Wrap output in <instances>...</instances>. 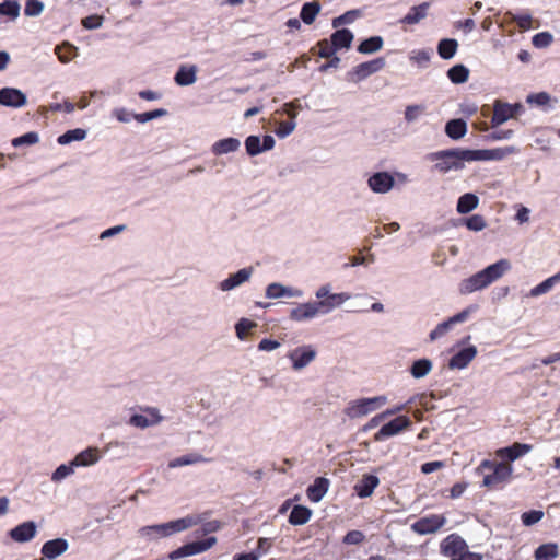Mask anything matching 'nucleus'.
I'll return each mask as SVG.
<instances>
[{
	"instance_id": "49",
	"label": "nucleus",
	"mask_w": 560,
	"mask_h": 560,
	"mask_svg": "<svg viewBox=\"0 0 560 560\" xmlns=\"http://www.w3.org/2000/svg\"><path fill=\"white\" fill-rule=\"evenodd\" d=\"M361 15L359 10H350L343 13L340 16H337L332 20V26L335 28L345 25V24H351L353 23L359 16Z\"/></svg>"
},
{
	"instance_id": "7",
	"label": "nucleus",
	"mask_w": 560,
	"mask_h": 560,
	"mask_svg": "<svg viewBox=\"0 0 560 560\" xmlns=\"http://www.w3.org/2000/svg\"><path fill=\"white\" fill-rule=\"evenodd\" d=\"M411 427V420L407 416H397L389 422L383 424L374 434L375 442H383L392 436L398 435Z\"/></svg>"
},
{
	"instance_id": "57",
	"label": "nucleus",
	"mask_w": 560,
	"mask_h": 560,
	"mask_svg": "<svg viewBox=\"0 0 560 560\" xmlns=\"http://www.w3.org/2000/svg\"><path fill=\"white\" fill-rule=\"evenodd\" d=\"M544 516V512L539 510H532L522 514V522L526 526L538 523Z\"/></svg>"
},
{
	"instance_id": "42",
	"label": "nucleus",
	"mask_w": 560,
	"mask_h": 560,
	"mask_svg": "<svg viewBox=\"0 0 560 560\" xmlns=\"http://www.w3.org/2000/svg\"><path fill=\"white\" fill-rule=\"evenodd\" d=\"M431 370L432 362L429 359H419L412 363L410 373L415 378H421L425 376Z\"/></svg>"
},
{
	"instance_id": "25",
	"label": "nucleus",
	"mask_w": 560,
	"mask_h": 560,
	"mask_svg": "<svg viewBox=\"0 0 560 560\" xmlns=\"http://www.w3.org/2000/svg\"><path fill=\"white\" fill-rule=\"evenodd\" d=\"M266 295L270 299H278L282 296L301 298L303 292L299 289L284 287L280 283H271L267 287Z\"/></svg>"
},
{
	"instance_id": "39",
	"label": "nucleus",
	"mask_w": 560,
	"mask_h": 560,
	"mask_svg": "<svg viewBox=\"0 0 560 560\" xmlns=\"http://www.w3.org/2000/svg\"><path fill=\"white\" fill-rule=\"evenodd\" d=\"M447 77L455 84L465 83L469 78V69L464 65H456L448 69Z\"/></svg>"
},
{
	"instance_id": "14",
	"label": "nucleus",
	"mask_w": 560,
	"mask_h": 560,
	"mask_svg": "<svg viewBox=\"0 0 560 560\" xmlns=\"http://www.w3.org/2000/svg\"><path fill=\"white\" fill-rule=\"evenodd\" d=\"M288 357L292 361L293 369L301 370L315 359L316 351L311 346H303L292 350Z\"/></svg>"
},
{
	"instance_id": "38",
	"label": "nucleus",
	"mask_w": 560,
	"mask_h": 560,
	"mask_svg": "<svg viewBox=\"0 0 560 560\" xmlns=\"http://www.w3.org/2000/svg\"><path fill=\"white\" fill-rule=\"evenodd\" d=\"M206 462H208V459L205 458L202 455H200L198 453H190V454H186V455L179 456V457L171 460L168 463V467L176 468V467H180V466L192 465V464H198V463H206Z\"/></svg>"
},
{
	"instance_id": "5",
	"label": "nucleus",
	"mask_w": 560,
	"mask_h": 560,
	"mask_svg": "<svg viewBox=\"0 0 560 560\" xmlns=\"http://www.w3.org/2000/svg\"><path fill=\"white\" fill-rule=\"evenodd\" d=\"M386 402L387 397L384 395L354 399L348 402L345 408V413L351 419L361 418L377 410Z\"/></svg>"
},
{
	"instance_id": "53",
	"label": "nucleus",
	"mask_w": 560,
	"mask_h": 560,
	"mask_svg": "<svg viewBox=\"0 0 560 560\" xmlns=\"http://www.w3.org/2000/svg\"><path fill=\"white\" fill-rule=\"evenodd\" d=\"M511 19L522 31H526L533 27V18L528 13L512 14Z\"/></svg>"
},
{
	"instance_id": "4",
	"label": "nucleus",
	"mask_w": 560,
	"mask_h": 560,
	"mask_svg": "<svg viewBox=\"0 0 560 560\" xmlns=\"http://www.w3.org/2000/svg\"><path fill=\"white\" fill-rule=\"evenodd\" d=\"M196 523L192 516H186L164 524L143 526L139 529V534L148 539H156L183 532Z\"/></svg>"
},
{
	"instance_id": "1",
	"label": "nucleus",
	"mask_w": 560,
	"mask_h": 560,
	"mask_svg": "<svg viewBox=\"0 0 560 560\" xmlns=\"http://www.w3.org/2000/svg\"><path fill=\"white\" fill-rule=\"evenodd\" d=\"M514 147L494 148V149H447L432 152L427 159L434 162L433 170L446 174L450 171H460L465 163L475 161H500L510 154L516 153Z\"/></svg>"
},
{
	"instance_id": "6",
	"label": "nucleus",
	"mask_w": 560,
	"mask_h": 560,
	"mask_svg": "<svg viewBox=\"0 0 560 560\" xmlns=\"http://www.w3.org/2000/svg\"><path fill=\"white\" fill-rule=\"evenodd\" d=\"M315 296L318 299V301L315 303L319 315L330 313L334 308L340 306L343 302L351 298V295L347 292L330 293V284L320 285L316 290Z\"/></svg>"
},
{
	"instance_id": "2",
	"label": "nucleus",
	"mask_w": 560,
	"mask_h": 560,
	"mask_svg": "<svg viewBox=\"0 0 560 560\" xmlns=\"http://www.w3.org/2000/svg\"><path fill=\"white\" fill-rule=\"evenodd\" d=\"M510 269V261L508 259H500L475 275L463 279L458 284V292L467 295L483 290L502 278Z\"/></svg>"
},
{
	"instance_id": "50",
	"label": "nucleus",
	"mask_w": 560,
	"mask_h": 560,
	"mask_svg": "<svg viewBox=\"0 0 560 560\" xmlns=\"http://www.w3.org/2000/svg\"><path fill=\"white\" fill-rule=\"evenodd\" d=\"M466 228L470 231H481L487 226L486 220L480 214H474L464 221Z\"/></svg>"
},
{
	"instance_id": "27",
	"label": "nucleus",
	"mask_w": 560,
	"mask_h": 560,
	"mask_svg": "<svg viewBox=\"0 0 560 560\" xmlns=\"http://www.w3.org/2000/svg\"><path fill=\"white\" fill-rule=\"evenodd\" d=\"M429 10V3L423 2L419 5H415L410 8L409 12L401 19V23L413 25L419 23L421 20H423Z\"/></svg>"
},
{
	"instance_id": "41",
	"label": "nucleus",
	"mask_w": 560,
	"mask_h": 560,
	"mask_svg": "<svg viewBox=\"0 0 560 560\" xmlns=\"http://www.w3.org/2000/svg\"><path fill=\"white\" fill-rule=\"evenodd\" d=\"M55 52L58 56V59L62 62H69L77 55V47L70 43H63L61 45L56 46Z\"/></svg>"
},
{
	"instance_id": "54",
	"label": "nucleus",
	"mask_w": 560,
	"mask_h": 560,
	"mask_svg": "<svg viewBox=\"0 0 560 560\" xmlns=\"http://www.w3.org/2000/svg\"><path fill=\"white\" fill-rule=\"evenodd\" d=\"M295 126H296L295 121L290 120V119L287 121H280V122H278L275 132L279 138H285L293 132V130L295 129Z\"/></svg>"
},
{
	"instance_id": "9",
	"label": "nucleus",
	"mask_w": 560,
	"mask_h": 560,
	"mask_svg": "<svg viewBox=\"0 0 560 560\" xmlns=\"http://www.w3.org/2000/svg\"><path fill=\"white\" fill-rule=\"evenodd\" d=\"M446 517L442 514L423 516L411 525V529L419 535L436 533L446 524Z\"/></svg>"
},
{
	"instance_id": "62",
	"label": "nucleus",
	"mask_w": 560,
	"mask_h": 560,
	"mask_svg": "<svg viewBox=\"0 0 560 560\" xmlns=\"http://www.w3.org/2000/svg\"><path fill=\"white\" fill-rule=\"evenodd\" d=\"M550 102V96L546 92L530 94L527 96V103L535 104L537 106H545Z\"/></svg>"
},
{
	"instance_id": "23",
	"label": "nucleus",
	"mask_w": 560,
	"mask_h": 560,
	"mask_svg": "<svg viewBox=\"0 0 560 560\" xmlns=\"http://www.w3.org/2000/svg\"><path fill=\"white\" fill-rule=\"evenodd\" d=\"M378 483L380 480L376 476L363 475L362 478L355 483L354 491L360 498H368L373 493Z\"/></svg>"
},
{
	"instance_id": "44",
	"label": "nucleus",
	"mask_w": 560,
	"mask_h": 560,
	"mask_svg": "<svg viewBox=\"0 0 560 560\" xmlns=\"http://www.w3.org/2000/svg\"><path fill=\"white\" fill-rule=\"evenodd\" d=\"M243 282H245V268L240 269L236 273L220 282V289L222 291H229Z\"/></svg>"
},
{
	"instance_id": "29",
	"label": "nucleus",
	"mask_w": 560,
	"mask_h": 560,
	"mask_svg": "<svg viewBox=\"0 0 560 560\" xmlns=\"http://www.w3.org/2000/svg\"><path fill=\"white\" fill-rule=\"evenodd\" d=\"M353 40V34L348 28L337 30L332 33L330 42L336 50L346 48L348 49Z\"/></svg>"
},
{
	"instance_id": "10",
	"label": "nucleus",
	"mask_w": 560,
	"mask_h": 560,
	"mask_svg": "<svg viewBox=\"0 0 560 560\" xmlns=\"http://www.w3.org/2000/svg\"><path fill=\"white\" fill-rule=\"evenodd\" d=\"M468 549L466 541L457 534L446 536L440 544V552L452 559Z\"/></svg>"
},
{
	"instance_id": "20",
	"label": "nucleus",
	"mask_w": 560,
	"mask_h": 560,
	"mask_svg": "<svg viewBox=\"0 0 560 560\" xmlns=\"http://www.w3.org/2000/svg\"><path fill=\"white\" fill-rule=\"evenodd\" d=\"M36 529V524L33 521H27L12 528L9 536L16 542H26L35 537Z\"/></svg>"
},
{
	"instance_id": "35",
	"label": "nucleus",
	"mask_w": 560,
	"mask_h": 560,
	"mask_svg": "<svg viewBox=\"0 0 560 560\" xmlns=\"http://www.w3.org/2000/svg\"><path fill=\"white\" fill-rule=\"evenodd\" d=\"M558 556L559 548L553 542L540 545L534 553L535 560H555Z\"/></svg>"
},
{
	"instance_id": "58",
	"label": "nucleus",
	"mask_w": 560,
	"mask_h": 560,
	"mask_svg": "<svg viewBox=\"0 0 560 560\" xmlns=\"http://www.w3.org/2000/svg\"><path fill=\"white\" fill-rule=\"evenodd\" d=\"M532 43L537 48H544L552 43V35L548 32H541L533 36Z\"/></svg>"
},
{
	"instance_id": "64",
	"label": "nucleus",
	"mask_w": 560,
	"mask_h": 560,
	"mask_svg": "<svg viewBox=\"0 0 560 560\" xmlns=\"http://www.w3.org/2000/svg\"><path fill=\"white\" fill-rule=\"evenodd\" d=\"M412 402H413V398H410L406 404L397 405V406H395L393 408L386 409L385 411H383V416L385 418H388V417L397 415V413H399L401 411L408 410L409 406Z\"/></svg>"
},
{
	"instance_id": "56",
	"label": "nucleus",
	"mask_w": 560,
	"mask_h": 560,
	"mask_svg": "<svg viewBox=\"0 0 560 560\" xmlns=\"http://www.w3.org/2000/svg\"><path fill=\"white\" fill-rule=\"evenodd\" d=\"M44 10V3L38 0H27L24 9V13L27 16H37Z\"/></svg>"
},
{
	"instance_id": "47",
	"label": "nucleus",
	"mask_w": 560,
	"mask_h": 560,
	"mask_svg": "<svg viewBox=\"0 0 560 560\" xmlns=\"http://www.w3.org/2000/svg\"><path fill=\"white\" fill-rule=\"evenodd\" d=\"M432 56L431 49H418L410 52V60L419 67H427Z\"/></svg>"
},
{
	"instance_id": "26",
	"label": "nucleus",
	"mask_w": 560,
	"mask_h": 560,
	"mask_svg": "<svg viewBox=\"0 0 560 560\" xmlns=\"http://www.w3.org/2000/svg\"><path fill=\"white\" fill-rule=\"evenodd\" d=\"M197 80V67L191 65V66H186V65H182L175 77H174V81L177 85H180V86H187V85H190L192 83H195Z\"/></svg>"
},
{
	"instance_id": "21",
	"label": "nucleus",
	"mask_w": 560,
	"mask_h": 560,
	"mask_svg": "<svg viewBox=\"0 0 560 560\" xmlns=\"http://www.w3.org/2000/svg\"><path fill=\"white\" fill-rule=\"evenodd\" d=\"M319 315L315 302H307L298 304L296 307L290 311V318L295 322L308 320Z\"/></svg>"
},
{
	"instance_id": "63",
	"label": "nucleus",
	"mask_w": 560,
	"mask_h": 560,
	"mask_svg": "<svg viewBox=\"0 0 560 560\" xmlns=\"http://www.w3.org/2000/svg\"><path fill=\"white\" fill-rule=\"evenodd\" d=\"M318 55L323 58H330L335 51H337L331 42H328L327 39L320 40L318 43Z\"/></svg>"
},
{
	"instance_id": "13",
	"label": "nucleus",
	"mask_w": 560,
	"mask_h": 560,
	"mask_svg": "<svg viewBox=\"0 0 560 560\" xmlns=\"http://www.w3.org/2000/svg\"><path fill=\"white\" fill-rule=\"evenodd\" d=\"M471 313L470 308L463 310L462 312L455 314L454 316L450 317L448 319L440 323L431 332H430V339L436 340L444 336L454 325L464 323L467 320Z\"/></svg>"
},
{
	"instance_id": "37",
	"label": "nucleus",
	"mask_w": 560,
	"mask_h": 560,
	"mask_svg": "<svg viewBox=\"0 0 560 560\" xmlns=\"http://www.w3.org/2000/svg\"><path fill=\"white\" fill-rule=\"evenodd\" d=\"M320 11V4L317 1L306 2L302 5L300 18L305 24H312Z\"/></svg>"
},
{
	"instance_id": "33",
	"label": "nucleus",
	"mask_w": 560,
	"mask_h": 560,
	"mask_svg": "<svg viewBox=\"0 0 560 560\" xmlns=\"http://www.w3.org/2000/svg\"><path fill=\"white\" fill-rule=\"evenodd\" d=\"M312 511L304 505H294L290 515L289 523L292 525H303L310 521Z\"/></svg>"
},
{
	"instance_id": "22",
	"label": "nucleus",
	"mask_w": 560,
	"mask_h": 560,
	"mask_svg": "<svg viewBox=\"0 0 560 560\" xmlns=\"http://www.w3.org/2000/svg\"><path fill=\"white\" fill-rule=\"evenodd\" d=\"M68 547H69V544L65 538H56V539L46 541L42 546L40 552L44 558H46L48 560H52V559L57 558L58 556L62 555L63 552H66Z\"/></svg>"
},
{
	"instance_id": "16",
	"label": "nucleus",
	"mask_w": 560,
	"mask_h": 560,
	"mask_svg": "<svg viewBox=\"0 0 560 560\" xmlns=\"http://www.w3.org/2000/svg\"><path fill=\"white\" fill-rule=\"evenodd\" d=\"M0 104L9 107H22L26 104L25 94L14 88H2L0 90Z\"/></svg>"
},
{
	"instance_id": "31",
	"label": "nucleus",
	"mask_w": 560,
	"mask_h": 560,
	"mask_svg": "<svg viewBox=\"0 0 560 560\" xmlns=\"http://www.w3.org/2000/svg\"><path fill=\"white\" fill-rule=\"evenodd\" d=\"M100 458L98 450L96 447H89L80 452L74 459L72 465L74 466H89L95 464Z\"/></svg>"
},
{
	"instance_id": "36",
	"label": "nucleus",
	"mask_w": 560,
	"mask_h": 560,
	"mask_svg": "<svg viewBox=\"0 0 560 560\" xmlns=\"http://www.w3.org/2000/svg\"><path fill=\"white\" fill-rule=\"evenodd\" d=\"M458 48L456 39L444 38L438 44V54L442 59H451L455 56Z\"/></svg>"
},
{
	"instance_id": "24",
	"label": "nucleus",
	"mask_w": 560,
	"mask_h": 560,
	"mask_svg": "<svg viewBox=\"0 0 560 560\" xmlns=\"http://www.w3.org/2000/svg\"><path fill=\"white\" fill-rule=\"evenodd\" d=\"M329 481L324 477H317L312 485L308 486L306 494L310 501L319 502L328 491Z\"/></svg>"
},
{
	"instance_id": "3",
	"label": "nucleus",
	"mask_w": 560,
	"mask_h": 560,
	"mask_svg": "<svg viewBox=\"0 0 560 560\" xmlns=\"http://www.w3.org/2000/svg\"><path fill=\"white\" fill-rule=\"evenodd\" d=\"M490 470L491 472L483 476L482 486L487 488H499L510 481L513 467L508 463H497L490 459H485L477 467L478 472Z\"/></svg>"
},
{
	"instance_id": "15",
	"label": "nucleus",
	"mask_w": 560,
	"mask_h": 560,
	"mask_svg": "<svg viewBox=\"0 0 560 560\" xmlns=\"http://www.w3.org/2000/svg\"><path fill=\"white\" fill-rule=\"evenodd\" d=\"M478 351L475 346H468L455 353L448 361V368L452 370H463L476 358Z\"/></svg>"
},
{
	"instance_id": "12",
	"label": "nucleus",
	"mask_w": 560,
	"mask_h": 560,
	"mask_svg": "<svg viewBox=\"0 0 560 560\" xmlns=\"http://www.w3.org/2000/svg\"><path fill=\"white\" fill-rule=\"evenodd\" d=\"M384 66L385 60L383 58H376L366 62H362L353 68V70L349 73L350 80L355 82L364 80L369 75L383 69Z\"/></svg>"
},
{
	"instance_id": "17",
	"label": "nucleus",
	"mask_w": 560,
	"mask_h": 560,
	"mask_svg": "<svg viewBox=\"0 0 560 560\" xmlns=\"http://www.w3.org/2000/svg\"><path fill=\"white\" fill-rule=\"evenodd\" d=\"M371 190L377 194H385L394 186V177L387 172H377L368 180Z\"/></svg>"
},
{
	"instance_id": "32",
	"label": "nucleus",
	"mask_w": 560,
	"mask_h": 560,
	"mask_svg": "<svg viewBox=\"0 0 560 560\" xmlns=\"http://www.w3.org/2000/svg\"><path fill=\"white\" fill-rule=\"evenodd\" d=\"M241 143L240 140L236 138H225L222 140L217 141L212 145V152L215 155H222L230 152H234L240 148Z\"/></svg>"
},
{
	"instance_id": "19",
	"label": "nucleus",
	"mask_w": 560,
	"mask_h": 560,
	"mask_svg": "<svg viewBox=\"0 0 560 560\" xmlns=\"http://www.w3.org/2000/svg\"><path fill=\"white\" fill-rule=\"evenodd\" d=\"M532 451L530 444L515 442L511 446L502 447L495 451V456L501 459L514 462Z\"/></svg>"
},
{
	"instance_id": "48",
	"label": "nucleus",
	"mask_w": 560,
	"mask_h": 560,
	"mask_svg": "<svg viewBox=\"0 0 560 560\" xmlns=\"http://www.w3.org/2000/svg\"><path fill=\"white\" fill-rule=\"evenodd\" d=\"M20 14V4L15 0H5L0 3V15L16 19Z\"/></svg>"
},
{
	"instance_id": "52",
	"label": "nucleus",
	"mask_w": 560,
	"mask_h": 560,
	"mask_svg": "<svg viewBox=\"0 0 560 560\" xmlns=\"http://www.w3.org/2000/svg\"><path fill=\"white\" fill-rule=\"evenodd\" d=\"M166 114H167V112L165 109L159 108V109H154V110H151V112H145V113H141V114H135L133 118L138 122L144 124V122H147L149 120H152V119L165 116Z\"/></svg>"
},
{
	"instance_id": "61",
	"label": "nucleus",
	"mask_w": 560,
	"mask_h": 560,
	"mask_svg": "<svg viewBox=\"0 0 560 560\" xmlns=\"http://www.w3.org/2000/svg\"><path fill=\"white\" fill-rule=\"evenodd\" d=\"M72 463L70 465H60L52 474L54 481H60L73 472Z\"/></svg>"
},
{
	"instance_id": "46",
	"label": "nucleus",
	"mask_w": 560,
	"mask_h": 560,
	"mask_svg": "<svg viewBox=\"0 0 560 560\" xmlns=\"http://www.w3.org/2000/svg\"><path fill=\"white\" fill-rule=\"evenodd\" d=\"M272 541L269 538H259L255 550L247 552V560H258L271 548Z\"/></svg>"
},
{
	"instance_id": "45",
	"label": "nucleus",
	"mask_w": 560,
	"mask_h": 560,
	"mask_svg": "<svg viewBox=\"0 0 560 560\" xmlns=\"http://www.w3.org/2000/svg\"><path fill=\"white\" fill-rule=\"evenodd\" d=\"M86 137V131L81 128L68 130L59 136L57 142L61 145L69 144L72 141H81Z\"/></svg>"
},
{
	"instance_id": "28",
	"label": "nucleus",
	"mask_w": 560,
	"mask_h": 560,
	"mask_svg": "<svg viewBox=\"0 0 560 560\" xmlns=\"http://www.w3.org/2000/svg\"><path fill=\"white\" fill-rule=\"evenodd\" d=\"M558 283H560V271L557 272L556 275L547 278L546 280H544L541 283L537 284L533 289H530L527 296L537 298L539 295L546 294L549 291H551L555 288V285H557Z\"/></svg>"
},
{
	"instance_id": "11",
	"label": "nucleus",
	"mask_w": 560,
	"mask_h": 560,
	"mask_svg": "<svg viewBox=\"0 0 560 560\" xmlns=\"http://www.w3.org/2000/svg\"><path fill=\"white\" fill-rule=\"evenodd\" d=\"M521 108L520 104L511 105L508 103H503L501 101H495L493 105V115L491 118L492 127H498L504 124L510 118H513L517 115Z\"/></svg>"
},
{
	"instance_id": "55",
	"label": "nucleus",
	"mask_w": 560,
	"mask_h": 560,
	"mask_svg": "<svg viewBox=\"0 0 560 560\" xmlns=\"http://www.w3.org/2000/svg\"><path fill=\"white\" fill-rule=\"evenodd\" d=\"M302 109V104L299 100H294L290 103H285L282 106V113H284L290 120H293L296 118L299 110Z\"/></svg>"
},
{
	"instance_id": "30",
	"label": "nucleus",
	"mask_w": 560,
	"mask_h": 560,
	"mask_svg": "<svg viewBox=\"0 0 560 560\" xmlns=\"http://www.w3.org/2000/svg\"><path fill=\"white\" fill-rule=\"evenodd\" d=\"M479 198L471 192L462 195L457 200L456 210L460 214H466L478 207Z\"/></svg>"
},
{
	"instance_id": "59",
	"label": "nucleus",
	"mask_w": 560,
	"mask_h": 560,
	"mask_svg": "<svg viewBox=\"0 0 560 560\" xmlns=\"http://www.w3.org/2000/svg\"><path fill=\"white\" fill-rule=\"evenodd\" d=\"M38 142V135L37 132H27L21 137L14 138L12 140V144L14 147H19L22 144H35Z\"/></svg>"
},
{
	"instance_id": "60",
	"label": "nucleus",
	"mask_w": 560,
	"mask_h": 560,
	"mask_svg": "<svg viewBox=\"0 0 560 560\" xmlns=\"http://www.w3.org/2000/svg\"><path fill=\"white\" fill-rule=\"evenodd\" d=\"M364 538L365 536L361 530H350L345 535L342 541L346 545H359Z\"/></svg>"
},
{
	"instance_id": "40",
	"label": "nucleus",
	"mask_w": 560,
	"mask_h": 560,
	"mask_svg": "<svg viewBox=\"0 0 560 560\" xmlns=\"http://www.w3.org/2000/svg\"><path fill=\"white\" fill-rule=\"evenodd\" d=\"M161 420V417L155 411H150V417L143 415H133L130 418V423L138 428H147L149 425L156 424Z\"/></svg>"
},
{
	"instance_id": "51",
	"label": "nucleus",
	"mask_w": 560,
	"mask_h": 560,
	"mask_svg": "<svg viewBox=\"0 0 560 560\" xmlns=\"http://www.w3.org/2000/svg\"><path fill=\"white\" fill-rule=\"evenodd\" d=\"M425 112L423 105H408L405 109V120L407 122L416 121Z\"/></svg>"
},
{
	"instance_id": "34",
	"label": "nucleus",
	"mask_w": 560,
	"mask_h": 560,
	"mask_svg": "<svg viewBox=\"0 0 560 560\" xmlns=\"http://www.w3.org/2000/svg\"><path fill=\"white\" fill-rule=\"evenodd\" d=\"M446 135L454 140L463 138L467 132V125L463 119H452L445 126Z\"/></svg>"
},
{
	"instance_id": "8",
	"label": "nucleus",
	"mask_w": 560,
	"mask_h": 560,
	"mask_svg": "<svg viewBox=\"0 0 560 560\" xmlns=\"http://www.w3.org/2000/svg\"><path fill=\"white\" fill-rule=\"evenodd\" d=\"M215 542H217V539L214 537H208L203 540L188 542V544L183 545L182 547L177 548L176 550H173L172 552H170L168 559L176 560V559H179L183 557H189V556L205 552L208 549H210Z\"/></svg>"
},
{
	"instance_id": "18",
	"label": "nucleus",
	"mask_w": 560,
	"mask_h": 560,
	"mask_svg": "<svg viewBox=\"0 0 560 560\" xmlns=\"http://www.w3.org/2000/svg\"><path fill=\"white\" fill-rule=\"evenodd\" d=\"M275 147V139L270 135H265L262 139L258 136L247 137V154L256 155L269 151Z\"/></svg>"
},
{
	"instance_id": "43",
	"label": "nucleus",
	"mask_w": 560,
	"mask_h": 560,
	"mask_svg": "<svg viewBox=\"0 0 560 560\" xmlns=\"http://www.w3.org/2000/svg\"><path fill=\"white\" fill-rule=\"evenodd\" d=\"M383 46V39L380 36H373L365 40H363L359 47L358 51L361 54H372L380 50Z\"/></svg>"
}]
</instances>
